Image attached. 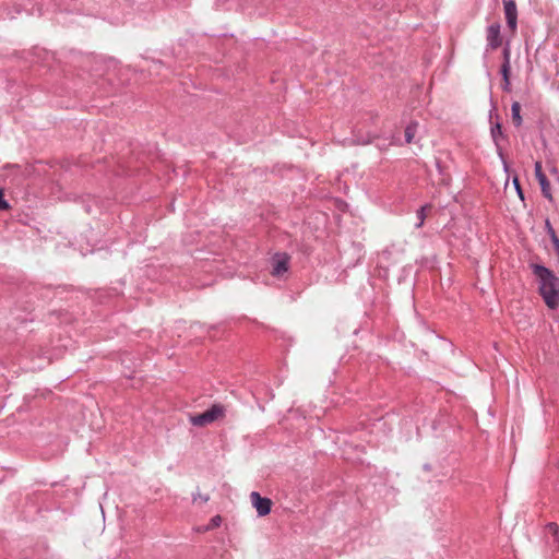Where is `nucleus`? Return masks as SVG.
I'll return each mask as SVG.
<instances>
[{"label": "nucleus", "instance_id": "nucleus-1", "mask_svg": "<svg viewBox=\"0 0 559 559\" xmlns=\"http://www.w3.org/2000/svg\"><path fill=\"white\" fill-rule=\"evenodd\" d=\"M534 274L539 281L540 295L550 309L559 306V278L547 267L534 265Z\"/></svg>", "mask_w": 559, "mask_h": 559}, {"label": "nucleus", "instance_id": "nucleus-2", "mask_svg": "<svg viewBox=\"0 0 559 559\" xmlns=\"http://www.w3.org/2000/svg\"><path fill=\"white\" fill-rule=\"evenodd\" d=\"M225 414L224 406L219 404L213 405L211 408L205 411L202 414H198L190 417V421L193 426H206L209 424H212L213 421L222 418Z\"/></svg>", "mask_w": 559, "mask_h": 559}, {"label": "nucleus", "instance_id": "nucleus-3", "mask_svg": "<svg viewBox=\"0 0 559 559\" xmlns=\"http://www.w3.org/2000/svg\"><path fill=\"white\" fill-rule=\"evenodd\" d=\"M250 499L259 516H264L271 512L272 501L269 498H263L259 492L252 491Z\"/></svg>", "mask_w": 559, "mask_h": 559}, {"label": "nucleus", "instance_id": "nucleus-4", "mask_svg": "<svg viewBox=\"0 0 559 559\" xmlns=\"http://www.w3.org/2000/svg\"><path fill=\"white\" fill-rule=\"evenodd\" d=\"M504 14L507 20V25L512 33L516 31V22H518V9L516 4L513 0H504Z\"/></svg>", "mask_w": 559, "mask_h": 559}, {"label": "nucleus", "instance_id": "nucleus-5", "mask_svg": "<svg viewBox=\"0 0 559 559\" xmlns=\"http://www.w3.org/2000/svg\"><path fill=\"white\" fill-rule=\"evenodd\" d=\"M535 176L540 185V189H542V193L545 198H547L548 200H551L552 197H551V192H550V183L549 181L547 180L545 174L543 173L542 170V162L539 160H536L535 162Z\"/></svg>", "mask_w": 559, "mask_h": 559}, {"label": "nucleus", "instance_id": "nucleus-6", "mask_svg": "<svg viewBox=\"0 0 559 559\" xmlns=\"http://www.w3.org/2000/svg\"><path fill=\"white\" fill-rule=\"evenodd\" d=\"M487 41H488V45L492 49H496L499 46H501L502 38H501V35H500V24L499 23H493L490 26H488V28H487Z\"/></svg>", "mask_w": 559, "mask_h": 559}, {"label": "nucleus", "instance_id": "nucleus-7", "mask_svg": "<svg viewBox=\"0 0 559 559\" xmlns=\"http://www.w3.org/2000/svg\"><path fill=\"white\" fill-rule=\"evenodd\" d=\"M288 257L286 254H276L273 261L272 275L282 276L288 270Z\"/></svg>", "mask_w": 559, "mask_h": 559}, {"label": "nucleus", "instance_id": "nucleus-8", "mask_svg": "<svg viewBox=\"0 0 559 559\" xmlns=\"http://www.w3.org/2000/svg\"><path fill=\"white\" fill-rule=\"evenodd\" d=\"M511 121L515 127L522 124L521 104L519 102H513L511 106Z\"/></svg>", "mask_w": 559, "mask_h": 559}, {"label": "nucleus", "instance_id": "nucleus-9", "mask_svg": "<svg viewBox=\"0 0 559 559\" xmlns=\"http://www.w3.org/2000/svg\"><path fill=\"white\" fill-rule=\"evenodd\" d=\"M546 532L548 535H550L552 537V545L551 547L554 549L558 548L559 546V540H558V532H559V528H558V525L556 523H549L546 527Z\"/></svg>", "mask_w": 559, "mask_h": 559}, {"label": "nucleus", "instance_id": "nucleus-10", "mask_svg": "<svg viewBox=\"0 0 559 559\" xmlns=\"http://www.w3.org/2000/svg\"><path fill=\"white\" fill-rule=\"evenodd\" d=\"M430 209V205H424L417 211V218L418 223L416 224V227L419 228L424 225V222L426 219V211Z\"/></svg>", "mask_w": 559, "mask_h": 559}, {"label": "nucleus", "instance_id": "nucleus-11", "mask_svg": "<svg viewBox=\"0 0 559 559\" xmlns=\"http://www.w3.org/2000/svg\"><path fill=\"white\" fill-rule=\"evenodd\" d=\"M222 523V518L219 515H215L211 519L209 525L204 528L205 531L213 530L218 527Z\"/></svg>", "mask_w": 559, "mask_h": 559}, {"label": "nucleus", "instance_id": "nucleus-12", "mask_svg": "<svg viewBox=\"0 0 559 559\" xmlns=\"http://www.w3.org/2000/svg\"><path fill=\"white\" fill-rule=\"evenodd\" d=\"M501 74L503 79H510V63L508 60L503 61L501 66Z\"/></svg>", "mask_w": 559, "mask_h": 559}, {"label": "nucleus", "instance_id": "nucleus-13", "mask_svg": "<svg viewBox=\"0 0 559 559\" xmlns=\"http://www.w3.org/2000/svg\"><path fill=\"white\" fill-rule=\"evenodd\" d=\"M513 185L515 187V190L518 192V195L520 197L521 200L524 199V195H523V191L521 189V186H520V182H519V179L515 177L513 178Z\"/></svg>", "mask_w": 559, "mask_h": 559}, {"label": "nucleus", "instance_id": "nucleus-14", "mask_svg": "<svg viewBox=\"0 0 559 559\" xmlns=\"http://www.w3.org/2000/svg\"><path fill=\"white\" fill-rule=\"evenodd\" d=\"M9 207L8 202L4 200L3 193L0 190V210H7Z\"/></svg>", "mask_w": 559, "mask_h": 559}, {"label": "nucleus", "instance_id": "nucleus-15", "mask_svg": "<svg viewBox=\"0 0 559 559\" xmlns=\"http://www.w3.org/2000/svg\"><path fill=\"white\" fill-rule=\"evenodd\" d=\"M497 151H498V154H499V156H500V158H501V160H502V164H503V168H504V170H506V171H508V163H507V160L504 159L503 154H502V151H501V148H500L499 146L497 147Z\"/></svg>", "mask_w": 559, "mask_h": 559}, {"label": "nucleus", "instance_id": "nucleus-16", "mask_svg": "<svg viewBox=\"0 0 559 559\" xmlns=\"http://www.w3.org/2000/svg\"><path fill=\"white\" fill-rule=\"evenodd\" d=\"M414 135H415V133L413 131V128L407 127L405 130L406 140H412L414 138Z\"/></svg>", "mask_w": 559, "mask_h": 559}, {"label": "nucleus", "instance_id": "nucleus-17", "mask_svg": "<svg viewBox=\"0 0 559 559\" xmlns=\"http://www.w3.org/2000/svg\"><path fill=\"white\" fill-rule=\"evenodd\" d=\"M502 90L506 92H510V90H511L510 79H503Z\"/></svg>", "mask_w": 559, "mask_h": 559}, {"label": "nucleus", "instance_id": "nucleus-18", "mask_svg": "<svg viewBox=\"0 0 559 559\" xmlns=\"http://www.w3.org/2000/svg\"><path fill=\"white\" fill-rule=\"evenodd\" d=\"M199 499H200L202 502H207L209 497H207V496H202V495H200V493H198V495H194V496H193V500H194V501H198Z\"/></svg>", "mask_w": 559, "mask_h": 559}, {"label": "nucleus", "instance_id": "nucleus-19", "mask_svg": "<svg viewBox=\"0 0 559 559\" xmlns=\"http://www.w3.org/2000/svg\"><path fill=\"white\" fill-rule=\"evenodd\" d=\"M503 58H504V61L508 60V62L510 63V49L509 48H504Z\"/></svg>", "mask_w": 559, "mask_h": 559}, {"label": "nucleus", "instance_id": "nucleus-20", "mask_svg": "<svg viewBox=\"0 0 559 559\" xmlns=\"http://www.w3.org/2000/svg\"><path fill=\"white\" fill-rule=\"evenodd\" d=\"M551 173H552V174H555L556 176H558V175H559L558 169H557L556 167H552V168H551Z\"/></svg>", "mask_w": 559, "mask_h": 559}]
</instances>
